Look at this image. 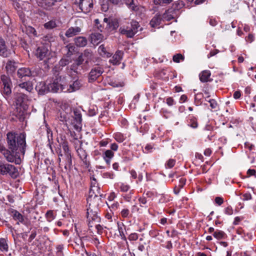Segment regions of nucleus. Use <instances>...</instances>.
I'll list each match as a JSON object with an SVG mask.
<instances>
[{"label": "nucleus", "instance_id": "1", "mask_svg": "<svg viewBox=\"0 0 256 256\" xmlns=\"http://www.w3.org/2000/svg\"><path fill=\"white\" fill-rule=\"evenodd\" d=\"M8 148L13 153L19 150L22 155L26 152V142L24 133H16L10 132L6 134Z\"/></svg>", "mask_w": 256, "mask_h": 256}, {"label": "nucleus", "instance_id": "2", "mask_svg": "<svg viewBox=\"0 0 256 256\" xmlns=\"http://www.w3.org/2000/svg\"><path fill=\"white\" fill-rule=\"evenodd\" d=\"M88 204V207L87 208L86 216L88 221L89 227L92 228L93 224L98 223L100 220V218L98 216V203L93 202V203Z\"/></svg>", "mask_w": 256, "mask_h": 256}, {"label": "nucleus", "instance_id": "3", "mask_svg": "<svg viewBox=\"0 0 256 256\" xmlns=\"http://www.w3.org/2000/svg\"><path fill=\"white\" fill-rule=\"evenodd\" d=\"M0 174L8 175L12 178H16L18 176L19 172L14 166L0 160Z\"/></svg>", "mask_w": 256, "mask_h": 256}, {"label": "nucleus", "instance_id": "4", "mask_svg": "<svg viewBox=\"0 0 256 256\" xmlns=\"http://www.w3.org/2000/svg\"><path fill=\"white\" fill-rule=\"evenodd\" d=\"M49 92H66V85L62 84L61 76H56L52 82L48 84Z\"/></svg>", "mask_w": 256, "mask_h": 256}, {"label": "nucleus", "instance_id": "5", "mask_svg": "<svg viewBox=\"0 0 256 256\" xmlns=\"http://www.w3.org/2000/svg\"><path fill=\"white\" fill-rule=\"evenodd\" d=\"M102 196L103 194L100 193V188L98 186L90 188L87 202H90V204L93 202L99 203Z\"/></svg>", "mask_w": 256, "mask_h": 256}, {"label": "nucleus", "instance_id": "6", "mask_svg": "<svg viewBox=\"0 0 256 256\" xmlns=\"http://www.w3.org/2000/svg\"><path fill=\"white\" fill-rule=\"evenodd\" d=\"M74 4L78 6L80 10L86 14L92 10L93 8L92 0H72Z\"/></svg>", "mask_w": 256, "mask_h": 256}, {"label": "nucleus", "instance_id": "7", "mask_svg": "<svg viewBox=\"0 0 256 256\" xmlns=\"http://www.w3.org/2000/svg\"><path fill=\"white\" fill-rule=\"evenodd\" d=\"M2 152L4 158L8 162H14L16 164H20L21 163V158L18 155L16 152L13 153L10 150H7L5 148Z\"/></svg>", "mask_w": 256, "mask_h": 256}, {"label": "nucleus", "instance_id": "8", "mask_svg": "<svg viewBox=\"0 0 256 256\" xmlns=\"http://www.w3.org/2000/svg\"><path fill=\"white\" fill-rule=\"evenodd\" d=\"M35 55L40 60H44L47 62L50 59V52L47 47L42 45L37 48Z\"/></svg>", "mask_w": 256, "mask_h": 256}, {"label": "nucleus", "instance_id": "9", "mask_svg": "<svg viewBox=\"0 0 256 256\" xmlns=\"http://www.w3.org/2000/svg\"><path fill=\"white\" fill-rule=\"evenodd\" d=\"M58 154V162L59 164L60 165L61 160H64V168L67 170L71 168L72 166V160L71 154H62V150L58 149L57 151Z\"/></svg>", "mask_w": 256, "mask_h": 256}, {"label": "nucleus", "instance_id": "10", "mask_svg": "<svg viewBox=\"0 0 256 256\" xmlns=\"http://www.w3.org/2000/svg\"><path fill=\"white\" fill-rule=\"evenodd\" d=\"M104 72L103 68L100 66H96L90 70L88 74V82H94L99 78Z\"/></svg>", "mask_w": 256, "mask_h": 256}, {"label": "nucleus", "instance_id": "11", "mask_svg": "<svg viewBox=\"0 0 256 256\" xmlns=\"http://www.w3.org/2000/svg\"><path fill=\"white\" fill-rule=\"evenodd\" d=\"M0 80L3 86V93L6 95L10 94L12 92V82L10 78L8 76L3 74L0 76Z\"/></svg>", "mask_w": 256, "mask_h": 256}, {"label": "nucleus", "instance_id": "12", "mask_svg": "<svg viewBox=\"0 0 256 256\" xmlns=\"http://www.w3.org/2000/svg\"><path fill=\"white\" fill-rule=\"evenodd\" d=\"M16 75L18 78L22 80L24 78V80H25V78L26 77H31L35 76L34 72V71H32L29 68L26 67L18 68L16 72Z\"/></svg>", "mask_w": 256, "mask_h": 256}, {"label": "nucleus", "instance_id": "13", "mask_svg": "<svg viewBox=\"0 0 256 256\" xmlns=\"http://www.w3.org/2000/svg\"><path fill=\"white\" fill-rule=\"evenodd\" d=\"M62 0H36L38 6L43 8L50 10L56 2H62Z\"/></svg>", "mask_w": 256, "mask_h": 256}, {"label": "nucleus", "instance_id": "14", "mask_svg": "<svg viewBox=\"0 0 256 256\" xmlns=\"http://www.w3.org/2000/svg\"><path fill=\"white\" fill-rule=\"evenodd\" d=\"M11 55V50L8 48L4 39L0 38V56L7 58Z\"/></svg>", "mask_w": 256, "mask_h": 256}, {"label": "nucleus", "instance_id": "15", "mask_svg": "<svg viewBox=\"0 0 256 256\" xmlns=\"http://www.w3.org/2000/svg\"><path fill=\"white\" fill-rule=\"evenodd\" d=\"M123 56L124 52L122 50H118L110 60V62L113 65H118L120 64Z\"/></svg>", "mask_w": 256, "mask_h": 256}, {"label": "nucleus", "instance_id": "16", "mask_svg": "<svg viewBox=\"0 0 256 256\" xmlns=\"http://www.w3.org/2000/svg\"><path fill=\"white\" fill-rule=\"evenodd\" d=\"M82 68L78 66H77L75 63L72 64L70 67L66 68V72L70 76H73L81 73Z\"/></svg>", "mask_w": 256, "mask_h": 256}, {"label": "nucleus", "instance_id": "17", "mask_svg": "<svg viewBox=\"0 0 256 256\" xmlns=\"http://www.w3.org/2000/svg\"><path fill=\"white\" fill-rule=\"evenodd\" d=\"M82 86V81L80 80H75L72 84L66 86V92H72L79 90Z\"/></svg>", "mask_w": 256, "mask_h": 256}, {"label": "nucleus", "instance_id": "18", "mask_svg": "<svg viewBox=\"0 0 256 256\" xmlns=\"http://www.w3.org/2000/svg\"><path fill=\"white\" fill-rule=\"evenodd\" d=\"M178 14L173 8H170L166 10L162 16L164 20L170 21L176 18Z\"/></svg>", "mask_w": 256, "mask_h": 256}, {"label": "nucleus", "instance_id": "19", "mask_svg": "<svg viewBox=\"0 0 256 256\" xmlns=\"http://www.w3.org/2000/svg\"><path fill=\"white\" fill-rule=\"evenodd\" d=\"M12 212V216L14 220L18 221L16 223L18 224H19L20 222L24 225H28V221L24 218V216L18 212L16 210H13Z\"/></svg>", "mask_w": 256, "mask_h": 256}, {"label": "nucleus", "instance_id": "20", "mask_svg": "<svg viewBox=\"0 0 256 256\" xmlns=\"http://www.w3.org/2000/svg\"><path fill=\"white\" fill-rule=\"evenodd\" d=\"M36 90L38 91L40 94H44L46 93L49 92L50 90L48 88V85L43 82H40L36 86Z\"/></svg>", "mask_w": 256, "mask_h": 256}, {"label": "nucleus", "instance_id": "21", "mask_svg": "<svg viewBox=\"0 0 256 256\" xmlns=\"http://www.w3.org/2000/svg\"><path fill=\"white\" fill-rule=\"evenodd\" d=\"M81 28L78 26L70 27L66 32L65 35L68 38H71L79 34Z\"/></svg>", "mask_w": 256, "mask_h": 256}, {"label": "nucleus", "instance_id": "22", "mask_svg": "<svg viewBox=\"0 0 256 256\" xmlns=\"http://www.w3.org/2000/svg\"><path fill=\"white\" fill-rule=\"evenodd\" d=\"M162 20H163L162 16L156 14L151 20L150 24L152 28L157 27L160 25Z\"/></svg>", "mask_w": 256, "mask_h": 256}, {"label": "nucleus", "instance_id": "23", "mask_svg": "<svg viewBox=\"0 0 256 256\" xmlns=\"http://www.w3.org/2000/svg\"><path fill=\"white\" fill-rule=\"evenodd\" d=\"M90 39L92 44H98L104 39V36L99 32L92 33L90 35Z\"/></svg>", "mask_w": 256, "mask_h": 256}, {"label": "nucleus", "instance_id": "24", "mask_svg": "<svg viewBox=\"0 0 256 256\" xmlns=\"http://www.w3.org/2000/svg\"><path fill=\"white\" fill-rule=\"evenodd\" d=\"M74 118L76 124H74V127L76 129H78L79 127L80 124H81L82 121V117L80 112L78 110H74Z\"/></svg>", "mask_w": 256, "mask_h": 256}, {"label": "nucleus", "instance_id": "25", "mask_svg": "<svg viewBox=\"0 0 256 256\" xmlns=\"http://www.w3.org/2000/svg\"><path fill=\"white\" fill-rule=\"evenodd\" d=\"M18 86L21 89L25 90L28 92H31L33 90V86L32 83L30 81L20 83L18 84Z\"/></svg>", "mask_w": 256, "mask_h": 256}, {"label": "nucleus", "instance_id": "26", "mask_svg": "<svg viewBox=\"0 0 256 256\" xmlns=\"http://www.w3.org/2000/svg\"><path fill=\"white\" fill-rule=\"evenodd\" d=\"M74 42L75 44L78 47L85 46L88 44L87 39L84 36H78L74 38Z\"/></svg>", "mask_w": 256, "mask_h": 256}, {"label": "nucleus", "instance_id": "27", "mask_svg": "<svg viewBox=\"0 0 256 256\" xmlns=\"http://www.w3.org/2000/svg\"><path fill=\"white\" fill-rule=\"evenodd\" d=\"M16 100L18 104H21L22 103L28 102L29 98L28 96L26 94L20 92L17 93L16 95Z\"/></svg>", "mask_w": 256, "mask_h": 256}, {"label": "nucleus", "instance_id": "28", "mask_svg": "<svg viewBox=\"0 0 256 256\" xmlns=\"http://www.w3.org/2000/svg\"><path fill=\"white\" fill-rule=\"evenodd\" d=\"M16 63L12 60H8L6 63V68L8 74H12L16 69Z\"/></svg>", "mask_w": 256, "mask_h": 256}, {"label": "nucleus", "instance_id": "29", "mask_svg": "<svg viewBox=\"0 0 256 256\" xmlns=\"http://www.w3.org/2000/svg\"><path fill=\"white\" fill-rule=\"evenodd\" d=\"M80 56L84 59L86 58V62L88 63V61L92 60L93 58V53L91 50L86 49Z\"/></svg>", "mask_w": 256, "mask_h": 256}, {"label": "nucleus", "instance_id": "30", "mask_svg": "<svg viewBox=\"0 0 256 256\" xmlns=\"http://www.w3.org/2000/svg\"><path fill=\"white\" fill-rule=\"evenodd\" d=\"M98 54L103 57L110 58L112 54L108 52L106 48L104 46V44H101L98 48Z\"/></svg>", "mask_w": 256, "mask_h": 256}, {"label": "nucleus", "instance_id": "31", "mask_svg": "<svg viewBox=\"0 0 256 256\" xmlns=\"http://www.w3.org/2000/svg\"><path fill=\"white\" fill-rule=\"evenodd\" d=\"M210 72L209 70H204L200 74V80L202 82H205L209 81V78L210 76Z\"/></svg>", "mask_w": 256, "mask_h": 256}, {"label": "nucleus", "instance_id": "32", "mask_svg": "<svg viewBox=\"0 0 256 256\" xmlns=\"http://www.w3.org/2000/svg\"><path fill=\"white\" fill-rule=\"evenodd\" d=\"M114 153L110 150H106L104 154L103 158L108 164H110V160L114 157Z\"/></svg>", "mask_w": 256, "mask_h": 256}, {"label": "nucleus", "instance_id": "33", "mask_svg": "<svg viewBox=\"0 0 256 256\" xmlns=\"http://www.w3.org/2000/svg\"><path fill=\"white\" fill-rule=\"evenodd\" d=\"M119 26V23L116 19L111 20L109 21L106 27L108 28L110 30H116Z\"/></svg>", "mask_w": 256, "mask_h": 256}, {"label": "nucleus", "instance_id": "34", "mask_svg": "<svg viewBox=\"0 0 256 256\" xmlns=\"http://www.w3.org/2000/svg\"><path fill=\"white\" fill-rule=\"evenodd\" d=\"M60 146L62 148L64 154H71L68 147V143L66 140L62 138L61 142H60Z\"/></svg>", "mask_w": 256, "mask_h": 256}, {"label": "nucleus", "instance_id": "35", "mask_svg": "<svg viewBox=\"0 0 256 256\" xmlns=\"http://www.w3.org/2000/svg\"><path fill=\"white\" fill-rule=\"evenodd\" d=\"M184 2L182 0H180L174 2L171 8H173L176 12L179 14V10L184 8Z\"/></svg>", "mask_w": 256, "mask_h": 256}, {"label": "nucleus", "instance_id": "36", "mask_svg": "<svg viewBox=\"0 0 256 256\" xmlns=\"http://www.w3.org/2000/svg\"><path fill=\"white\" fill-rule=\"evenodd\" d=\"M130 10L134 11L136 14L139 15L144 14L146 12L144 8L140 6L132 5L130 6Z\"/></svg>", "mask_w": 256, "mask_h": 256}, {"label": "nucleus", "instance_id": "37", "mask_svg": "<svg viewBox=\"0 0 256 256\" xmlns=\"http://www.w3.org/2000/svg\"><path fill=\"white\" fill-rule=\"evenodd\" d=\"M44 26L46 29L51 30L56 28L57 26V24L55 20H51L45 23Z\"/></svg>", "mask_w": 256, "mask_h": 256}, {"label": "nucleus", "instance_id": "38", "mask_svg": "<svg viewBox=\"0 0 256 256\" xmlns=\"http://www.w3.org/2000/svg\"><path fill=\"white\" fill-rule=\"evenodd\" d=\"M8 245L6 240L4 238H0V250L2 251H8Z\"/></svg>", "mask_w": 256, "mask_h": 256}, {"label": "nucleus", "instance_id": "39", "mask_svg": "<svg viewBox=\"0 0 256 256\" xmlns=\"http://www.w3.org/2000/svg\"><path fill=\"white\" fill-rule=\"evenodd\" d=\"M77 153L80 157V158L82 160H86L87 157V154H86V151L82 148H79L76 150Z\"/></svg>", "mask_w": 256, "mask_h": 256}, {"label": "nucleus", "instance_id": "40", "mask_svg": "<svg viewBox=\"0 0 256 256\" xmlns=\"http://www.w3.org/2000/svg\"><path fill=\"white\" fill-rule=\"evenodd\" d=\"M173 0H154V3L156 5L164 6L170 4Z\"/></svg>", "mask_w": 256, "mask_h": 256}, {"label": "nucleus", "instance_id": "41", "mask_svg": "<svg viewBox=\"0 0 256 256\" xmlns=\"http://www.w3.org/2000/svg\"><path fill=\"white\" fill-rule=\"evenodd\" d=\"M66 48L68 50L66 56L68 57L70 56L74 51L75 47L72 44H69L66 46Z\"/></svg>", "mask_w": 256, "mask_h": 256}, {"label": "nucleus", "instance_id": "42", "mask_svg": "<svg viewBox=\"0 0 256 256\" xmlns=\"http://www.w3.org/2000/svg\"><path fill=\"white\" fill-rule=\"evenodd\" d=\"M26 31L28 34L32 35L34 36H38L37 32L36 29L31 26L26 28Z\"/></svg>", "mask_w": 256, "mask_h": 256}, {"label": "nucleus", "instance_id": "43", "mask_svg": "<svg viewBox=\"0 0 256 256\" xmlns=\"http://www.w3.org/2000/svg\"><path fill=\"white\" fill-rule=\"evenodd\" d=\"M225 233L222 230H216L214 232L213 236L216 239L220 240L224 238Z\"/></svg>", "mask_w": 256, "mask_h": 256}, {"label": "nucleus", "instance_id": "44", "mask_svg": "<svg viewBox=\"0 0 256 256\" xmlns=\"http://www.w3.org/2000/svg\"><path fill=\"white\" fill-rule=\"evenodd\" d=\"M46 132L48 144L50 145L53 142L52 132L50 128L46 127Z\"/></svg>", "mask_w": 256, "mask_h": 256}, {"label": "nucleus", "instance_id": "45", "mask_svg": "<svg viewBox=\"0 0 256 256\" xmlns=\"http://www.w3.org/2000/svg\"><path fill=\"white\" fill-rule=\"evenodd\" d=\"M46 217L48 222H50L52 221L55 218L53 211L51 210H48L46 214Z\"/></svg>", "mask_w": 256, "mask_h": 256}, {"label": "nucleus", "instance_id": "46", "mask_svg": "<svg viewBox=\"0 0 256 256\" xmlns=\"http://www.w3.org/2000/svg\"><path fill=\"white\" fill-rule=\"evenodd\" d=\"M184 57L180 54H178L173 56L172 60L175 62H180V60H184Z\"/></svg>", "mask_w": 256, "mask_h": 256}, {"label": "nucleus", "instance_id": "47", "mask_svg": "<svg viewBox=\"0 0 256 256\" xmlns=\"http://www.w3.org/2000/svg\"><path fill=\"white\" fill-rule=\"evenodd\" d=\"M114 138L115 140L118 142H122L125 140V138H124V136L120 132H117V133L115 134Z\"/></svg>", "mask_w": 256, "mask_h": 256}, {"label": "nucleus", "instance_id": "48", "mask_svg": "<svg viewBox=\"0 0 256 256\" xmlns=\"http://www.w3.org/2000/svg\"><path fill=\"white\" fill-rule=\"evenodd\" d=\"M130 24V28L136 34L138 32V28L140 27L138 22L136 20H132Z\"/></svg>", "mask_w": 256, "mask_h": 256}, {"label": "nucleus", "instance_id": "49", "mask_svg": "<svg viewBox=\"0 0 256 256\" xmlns=\"http://www.w3.org/2000/svg\"><path fill=\"white\" fill-rule=\"evenodd\" d=\"M188 125L192 128H196L198 126L196 119L194 118H190L189 120Z\"/></svg>", "mask_w": 256, "mask_h": 256}, {"label": "nucleus", "instance_id": "50", "mask_svg": "<svg viewBox=\"0 0 256 256\" xmlns=\"http://www.w3.org/2000/svg\"><path fill=\"white\" fill-rule=\"evenodd\" d=\"M108 207L113 210H116L118 209L119 204L118 202H110V204H108Z\"/></svg>", "mask_w": 256, "mask_h": 256}, {"label": "nucleus", "instance_id": "51", "mask_svg": "<svg viewBox=\"0 0 256 256\" xmlns=\"http://www.w3.org/2000/svg\"><path fill=\"white\" fill-rule=\"evenodd\" d=\"M84 60V58L82 57L80 55L78 58L76 60L75 63L77 66H78L82 68V64Z\"/></svg>", "mask_w": 256, "mask_h": 256}, {"label": "nucleus", "instance_id": "52", "mask_svg": "<svg viewBox=\"0 0 256 256\" xmlns=\"http://www.w3.org/2000/svg\"><path fill=\"white\" fill-rule=\"evenodd\" d=\"M121 216L124 218H128L130 211L128 208H124L120 212Z\"/></svg>", "mask_w": 256, "mask_h": 256}, {"label": "nucleus", "instance_id": "53", "mask_svg": "<svg viewBox=\"0 0 256 256\" xmlns=\"http://www.w3.org/2000/svg\"><path fill=\"white\" fill-rule=\"evenodd\" d=\"M70 62V60L68 58H63L61 59L59 62V64L62 66H65L68 65Z\"/></svg>", "mask_w": 256, "mask_h": 256}, {"label": "nucleus", "instance_id": "54", "mask_svg": "<svg viewBox=\"0 0 256 256\" xmlns=\"http://www.w3.org/2000/svg\"><path fill=\"white\" fill-rule=\"evenodd\" d=\"M206 100L210 102V106L212 109H216L217 108L218 104L214 100L210 99L209 100Z\"/></svg>", "mask_w": 256, "mask_h": 256}, {"label": "nucleus", "instance_id": "55", "mask_svg": "<svg viewBox=\"0 0 256 256\" xmlns=\"http://www.w3.org/2000/svg\"><path fill=\"white\" fill-rule=\"evenodd\" d=\"M120 188L122 192H126L129 190L130 186L128 184H121L120 186Z\"/></svg>", "mask_w": 256, "mask_h": 256}, {"label": "nucleus", "instance_id": "56", "mask_svg": "<svg viewBox=\"0 0 256 256\" xmlns=\"http://www.w3.org/2000/svg\"><path fill=\"white\" fill-rule=\"evenodd\" d=\"M112 4L114 5H121L124 4V0H108Z\"/></svg>", "mask_w": 256, "mask_h": 256}, {"label": "nucleus", "instance_id": "57", "mask_svg": "<svg viewBox=\"0 0 256 256\" xmlns=\"http://www.w3.org/2000/svg\"><path fill=\"white\" fill-rule=\"evenodd\" d=\"M175 163H176V160H174L170 159L168 161V162L166 164V167H168V168H172L174 166Z\"/></svg>", "mask_w": 256, "mask_h": 256}, {"label": "nucleus", "instance_id": "58", "mask_svg": "<svg viewBox=\"0 0 256 256\" xmlns=\"http://www.w3.org/2000/svg\"><path fill=\"white\" fill-rule=\"evenodd\" d=\"M93 226L96 227V228L97 230V232L98 234H101L102 233V227L100 224H98V223L93 224Z\"/></svg>", "mask_w": 256, "mask_h": 256}, {"label": "nucleus", "instance_id": "59", "mask_svg": "<svg viewBox=\"0 0 256 256\" xmlns=\"http://www.w3.org/2000/svg\"><path fill=\"white\" fill-rule=\"evenodd\" d=\"M98 112V109L95 108H90L88 111V114L90 116H95Z\"/></svg>", "mask_w": 256, "mask_h": 256}, {"label": "nucleus", "instance_id": "60", "mask_svg": "<svg viewBox=\"0 0 256 256\" xmlns=\"http://www.w3.org/2000/svg\"><path fill=\"white\" fill-rule=\"evenodd\" d=\"M136 34V33L131 29H128L126 30V36L128 38H132L134 35Z\"/></svg>", "mask_w": 256, "mask_h": 256}, {"label": "nucleus", "instance_id": "61", "mask_svg": "<svg viewBox=\"0 0 256 256\" xmlns=\"http://www.w3.org/2000/svg\"><path fill=\"white\" fill-rule=\"evenodd\" d=\"M252 198V195L250 193H246L242 195V199L243 200H248Z\"/></svg>", "mask_w": 256, "mask_h": 256}, {"label": "nucleus", "instance_id": "62", "mask_svg": "<svg viewBox=\"0 0 256 256\" xmlns=\"http://www.w3.org/2000/svg\"><path fill=\"white\" fill-rule=\"evenodd\" d=\"M224 213L228 215H232L233 214V210L230 206L226 207L224 210Z\"/></svg>", "mask_w": 256, "mask_h": 256}, {"label": "nucleus", "instance_id": "63", "mask_svg": "<svg viewBox=\"0 0 256 256\" xmlns=\"http://www.w3.org/2000/svg\"><path fill=\"white\" fill-rule=\"evenodd\" d=\"M138 238V234L136 233H132L128 236L130 240H136Z\"/></svg>", "mask_w": 256, "mask_h": 256}, {"label": "nucleus", "instance_id": "64", "mask_svg": "<svg viewBox=\"0 0 256 256\" xmlns=\"http://www.w3.org/2000/svg\"><path fill=\"white\" fill-rule=\"evenodd\" d=\"M215 202L218 206H220L224 202L223 198L222 197L217 196L214 200Z\"/></svg>", "mask_w": 256, "mask_h": 256}]
</instances>
